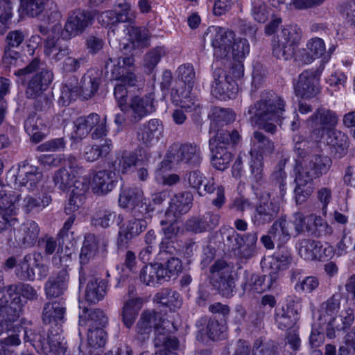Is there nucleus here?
Segmentation results:
<instances>
[{
  "label": "nucleus",
  "instance_id": "35",
  "mask_svg": "<svg viewBox=\"0 0 355 355\" xmlns=\"http://www.w3.org/2000/svg\"><path fill=\"white\" fill-rule=\"evenodd\" d=\"M69 275L64 268L56 275L49 278L44 286V291L47 298L58 297L64 293L67 288Z\"/></svg>",
  "mask_w": 355,
  "mask_h": 355
},
{
  "label": "nucleus",
  "instance_id": "46",
  "mask_svg": "<svg viewBox=\"0 0 355 355\" xmlns=\"http://www.w3.org/2000/svg\"><path fill=\"white\" fill-rule=\"evenodd\" d=\"M268 231L278 245L285 244L291 239L288 223L284 218L276 220Z\"/></svg>",
  "mask_w": 355,
  "mask_h": 355
},
{
  "label": "nucleus",
  "instance_id": "1",
  "mask_svg": "<svg viewBox=\"0 0 355 355\" xmlns=\"http://www.w3.org/2000/svg\"><path fill=\"white\" fill-rule=\"evenodd\" d=\"M153 329L155 330L154 345L156 348L158 347L178 348L179 341L173 336L177 328L173 322L164 318L161 312L155 310H144L141 313L137 323V333L142 336L144 339L148 336Z\"/></svg>",
  "mask_w": 355,
  "mask_h": 355
},
{
  "label": "nucleus",
  "instance_id": "6",
  "mask_svg": "<svg viewBox=\"0 0 355 355\" xmlns=\"http://www.w3.org/2000/svg\"><path fill=\"white\" fill-rule=\"evenodd\" d=\"M10 205L5 209L4 219L9 222H15L17 218V209H21L28 214L35 208L43 209L51 202V196L48 193H43L42 197H35L30 195H22L17 191H12L10 194Z\"/></svg>",
  "mask_w": 355,
  "mask_h": 355
},
{
  "label": "nucleus",
  "instance_id": "22",
  "mask_svg": "<svg viewBox=\"0 0 355 355\" xmlns=\"http://www.w3.org/2000/svg\"><path fill=\"white\" fill-rule=\"evenodd\" d=\"M215 31V35L211 40L214 55L218 59L226 58L231 52L232 44L234 40V33L221 27L216 28Z\"/></svg>",
  "mask_w": 355,
  "mask_h": 355
},
{
  "label": "nucleus",
  "instance_id": "56",
  "mask_svg": "<svg viewBox=\"0 0 355 355\" xmlns=\"http://www.w3.org/2000/svg\"><path fill=\"white\" fill-rule=\"evenodd\" d=\"M116 218V214L110 209L98 208L92 217V224L95 227L107 228L111 226Z\"/></svg>",
  "mask_w": 355,
  "mask_h": 355
},
{
  "label": "nucleus",
  "instance_id": "17",
  "mask_svg": "<svg viewBox=\"0 0 355 355\" xmlns=\"http://www.w3.org/2000/svg\"><path fill=\"white\" fill-rule=\"evenodd\" d=\"M8 335L5 338L0 340V355H8L11 353L10 348L19 346L21 343V338L25 343L30 342L33 347V338L36 332L33 329L24 328L22 326L12 327L8 331Z\"/></svg>",
  "mask_w": 355,
  "mask_h": 355
},
{
  "label": "nucleus",
  "instance_id": "12",
  "mask_svg": "<svg viewBox=\"0 0 355 355\" xmlns=\"http://www.w3.org/2000/svg\"><path fill=\"white\" fill-rule=\"evenodd\" d=\"M279 205L269 193L262 195L251 217V221L256 227L271 223L278 216Z\"/></svg>",
  "mask_w": 355,
  "mask_h": 355
},
{
  "label": "nucleus",
  "instance_id": "18",
  "mask_svg": "<svg viewBox=\"0 0 355 355\" xmlns=\"http://www.w3.org/2000/svg\"><path fill=\"white\" fill-rule=\"evenodd\" d=\"M25 34L21 30L10 31L5 39L3 63L6 65H15L20 57L19 49L24 42Z\"/></svg>",
  "mask_w": 355,
  "mask_h": 355
},
{
  "label": "nucleus",
  "instance_id": "30",
  "mask_svg": "<svg viewBox=\"0 0 355 355\" xmlns=\"http://www.w3.org/2000/svg\"><path fill=\"white\" fill-rule=\"evenodd\" d=\"M147 221L145 219L135 218L129 220L125 226L120 228L117 239V245L119 248H127L128 242L134 237L138 236L147 227Z\"/></svg>",
  "mask_w": 355,
  "mask_h": 355
},
{
  "label": "nucleus",
  "instance_id": "52",
  "mask_svg": "<svg viewBox=\"0 0 355 355\" xmlns=\"http://www.w3.org/2000/svg\"><path fill=\"white\" fill-rule=\"evenodd\" d=\"M116 6L119 8L116 13L111 11H107L103 13L105 17H110L113 16L115 18L114 22L129 23L133 24L135 19L134 12L131 10L130 3L126 1L118 2Z\"/></svg>",
  "mask_w": 355,
  "mask_h": 355
},
{
  "label": "nucleus",
  "instance_id": "8",
  "mask_svg": "<svg viewBox=\"0 0 355 355\" xmlns=\"http://www.w3.org/2000/svg\"><path fill=\"white\" fill-rule=\"evenodd\" d=\"M33 347L45 355H70L64 337L60 327L50 330L46 337L44 332H36L33 338Z\"/></svg>",
  "mask_w": 355,
  "mask_h": 355
},
{
  "label": "nucleus",
  "instance_id": "13",
  "mask_svg": "<svg viewBox=\"0 0 355 355\" xmlns=\"http://www.w3.org/2000/svg\"><path fill=\"white\" fill-rule=\"evenodd\" d=\"M340 300L338 296L333 295L320 304L318 309L319 324L326 325L325 331L327 336L331 339L336 337L332 326L336 323L338 319L336 314L340 309Z\"/></svg>",
  "mask_w": 355,
  "mask_h": 355
},
{
  "label": "nucleus",
  "instance_id": "47",
  "mask_svg": "<svg viewBox=\"0 0 355 355\" xmlns=\"http://www.w3.org/2000/svg\"><path fill=\"white\" fill-rule=\"evenodd\" d=\"M144 200V193L141 189L132 188L124 190L119 196V205L121 207L127 209L130 211L132 207L141 200Z\"/></svg>",
  "mask_w": 355,
  "mask_h": 355
},
{
  "label": "nucleus",
  "instance_id": "34",
  "mask_svg": "<svg viewBox=\"0 0 355 355\" xmlns=\"http://www.w3.org/2000/svg\"><path fill=\"white\" fill-rule=\"evenodd\" d=\"M40 229L38 224L31 220L24 222L17 230V241L24 248L35 245L39 239Z\"/></svg>",
  "mask_w": 355,
  "mask_h": 355
},
{
  "label": "nucleus",
  "instance_id": "58",
  "mask_svg": "<svg viewBox=\"0 0 355 355\" xmlns=\"http://www.w3.org/2000/svg\"><path fill=\"white\" fill-rule=\"evenodd\" d=\"M245 241L246 243L237 251V254L241 259L248 260L257 254L258 233L254 231L246 233Z\"/></svg>",
  "mask_w": 355,
  "mask_h": 355
},
{
  "label": "nucleus",
  "instance_id": "38",
  "mask_svg": "<svg viewBox=\"0 0 355 355\" xmlns=\"http://www.w3.org/2000/svg\"><path fill=\"white\" fill-rule=\"evenodd\" d=\"M79 318L80 326L88 329L103 328L108 321L107 315L100 309H84Z\"/></svg>",
  "mask_w": 355,
  "mask_h": 355
},
{
  "label": "nucleus",
  "instance_id": "7",
  "mask_svg": "<svg viewBox=\"0 0 355 355\" xmlns=\"http://www.w3.org/2000/svg\"><path fill=\"white\" fill-rule=\"evenodd\" d=\"M209 280L212 286L223 297L233 296L235 283L232 276V267L225 260L216 261L209 268Z\"/></svg>",
  "mask_w": 355,
  "mask_h": 355
},
{
  "label": "nucleus",
  "instance_id": "24",
  "mask_svg": "<svg viewBox=\"0 0 355 355\" xmlns=\"http://www.w3.org/2000/svg\"><path fill=\"white\" fill-rule=\"evenodd\" d=\"M106 246L107 242L101 236L91 233L86 234L80 254V265L87 264L98 252L104 253Z\"/></svg>",
  "mask_w": 355,
  "mask_h": 355
},
{
  "label": "nucleus",
  "instance_id": "49",
  "mask_svg": "<svg viewBox=\"0 0 355 355\" xmlns=\"http://www.w3.org/2000/svg\"><path fill=\"white\" fill-rule=\"evenodd\" d=\"M277 275L275 272L269 275H252L250 277L251 289L261 293L271 289L276 284Z\"/></svg>",
  "mask_w": 355,
  "mask_h": 355
},
{
  "label": "nucleus",
  "instance_id": "15",
  "mask_svg": "<svg viewBox=\"0 0 355 355\" xmlns=\"http://www.w3.org/2000/svg\"><path fill=\"white\" fill-rule=\"evenodd\" d=\"M154 95L132 97L127 105L128 118L132 123H137L145 116L155 111Z\"/></svg>",
  "mask_w": 355,
  "mask_h": 355
},
{
  "label": "nucleus",
  "instance_id": "45",
  "mask_svg": "<svg viewBox=\"0 0 355 355\" xmlns=\"http://www.w3.org/2000/svg\"><path fill=\"white\" fill-rule=\"evenodd\" d=\"M40 247L44 250L46 255H51L55 253L53 257V262L58 265L62 262L61 253L62 247L61 245L60 239L53 238L52 236H45L39 240Z\"/></svg>",
  "mask_w": 355,
  "mask_h": 355
},
{
  "label": "nucleus",
  "instance_id": "28",
  "mask_svg": "<svg viewBox=\"0 0 355 355\" xmlns=\"http://www.w3.org/2000/svg\"><path fill=\"white\" fill-rule=\"evenodd\" d=\"M220 216L212 212L193 216L187 220L184 226L187 231L202 233L214 230L219 225Z\"/></svg>",
  "mask_w": 355,
  "mask_h": 355
},
{
  "label": "nucleus",
  "instance_id": "37",
  "mask_svg": "<svg viewBox=\"0 0 355 355\" xmlns=\"http://www.w3.org/2000/svg\"><path fill=\"white\" fill-rule=\"evenodd\" d=\"M64 40H67L63 37L56 40L50 37L46 39L44 44V53L52 62H58L71 53L69 45Z\"/></svg>",
  "mask_w": 355,
  "mask_h": 355
},
{
  "label": "nucleus",
  "instance_id": "11",
  "mask_svg": "<svg viewBox=\"0 0 355 355\" xmlns=\"http://www.w3.org/2000/svg\"><path fill=\"white\" fill-rule=\"evenodd\" d=\"M134 64L133 56L109 58L105 64V73L110 72L112 78L119 80L130 87L135 86L138 80L132 71Z\"/></svg>",
  "mask_w": 355,
  "mask_h": 355
},
{
  "label": "nucleus",
  "instance_id": "42",
  "mask_svg": "<svg viewBox=\"0 0 355 355\" xmlns=\"http://www.w3.org/2000/svg\"><path fill=\"white\" fill-rule=\"evenodd\" d=\"M141 306L142 300L140 298L129 299L124 302L121 311V317L123 324L126 328L132 327Z\"/></svg>",
  "mask_w": 355,
  "mask_h": 355
},
{
  "label": "nucleus",
  "instance_id": "20",
  "mask_svg": "<svg viewBox=\"0 0 355 355\" xmlns=\"http://www.w3.org/2000/svg\"><path fill=\"white\" fill-rule=\"evenodd\" d=\"M214 81L212 84L211 93L217 98L225 100L232 98L238 92V86L233 80L227 78L221 69H216L214 72Z\"/></svg>",
  "mask_w": 355,
  "mask_h": 355
},
{
  "label": "nucleus",
  "instance_id": "5",
  "mask_svg": "<svg viewBox=\"0 0 355 355\" xmlns=\"http://www.w3.org/2000/svg\"><path fill=\"white\" fill-rule=\"evenodd\" d=\"M302 30L296 25L284 28L272 41V55L279 60H288L293 58L300 44Z\"/></svg>",
  "mask_w": 355,
  "mask_h": 355
},
{
  "label": "nucleus",
  "instance_id": "55",
  "mask_svg": "<svg viewBox=\"0 0 355 355\" xmlns=\"http://www.w3.org/2000/svg\"><path fill=\"white\" fill-rule=\"evenodd\" d=\"M47 0H20L19 12L31 17L40 15L45 8Z\"/></svg>",
  "mask_w": 355,
  "mask_h": 355
},
{
  "label": "nucleus",
  "instance_id": "31",
  "mask_svg": "<svg viewBox=\"0 0 355 355\" xmlns=\"http://www.w3.org/2000/svg\"><path fill=\"white\" fill-rule=\"evenodd\" d=\"M79 173L78 170L67 169L66 166L58 170L53 176V182L55 187L62 191H68L69 189H76L78 180Z\"/></svg>",
  "mask_w": 355,
  "mask_h": 355
},
{
  "label": "nucleus",
  "instance_id": "53",
  "mask_svg": "<svg viewBox=\"0 0 355 355\" xmlns=\"http://www.w3.org/2000/svg\"><path fill=\"white\" fill-rule=\"evenodd\" d=\"M4 288L12 297L22 296L31 301L37 300L39 297L37 291L28 284L19 283L9 285Z\"/></svg>",
  "mask_w": 355,
  "mask_h": 355
},
{
  "label": "nucleus",
  "instance_id": "33",
  "mask_svg": "<svg viewBox=\"0 0 355 355\" xmlns=\"http://www.w3.org/2000/svg\"><path fill=\"white\" fill-rule=\"evenodd\" d=\"M164 127L162 121L153 119L143 124L138 130L137 136L140 141L146 146L151 145L162 136Z\"/></svg>",
  "mask_w": 355,
  "mask_h": 355
},
{
  "label": "nucleus",
  "instance_id": "61",
  "mask_svg": "<svg viewBox=\"0 0 355 355\" xmlns=\"http://www.w3.org/2000/svg\"><path fill=\"white\" fill-rule=\"evenodd\" d=\"M235 116L232 110L220 107H212L209 114L213 122L221 125L233 122L235 120Z\"/></svg>",
  "mask_w": 355,
  "mask_h": 355
},
{
  "label": "nucleus",
  "instance_id": "32",
  "mask_svg": "<svg viewBox=\"0 0 355 355\" xmlns=\"http://www.w3.org/2000/svg\"><path fill=\"white\" fill-rule=\"evenodd\" d=\"M116 174L109 170L96 172L92 179V189L94 193L105 195L111 191L115 186Z\"/></svg>",
  "mask_w": 355,
  "mask_h": 355
},
{
  "label": "nucleus",
  "instance_id": "39",
  "mask_svg": "<svg viewBox=\"0 0 355 355\" xmlns=\"http://www.w3.org/2000/svg\"><path fill=\"white\" fill-rule=\"evenodd\" d=\"M327 143L334 157L341 158L347 153L348 137L343 132L336 129L328 132Z\"/></svg>",
  "mask_w": 355,
  "mask_h": 355
},
{
  "label": "nucleus",
  "instance_id": "25",
  "mask_svg": "<svg viewBox=\"0 0 355 355\" xmlns=\"http://www.w3.org/2000/svg\"><path fill=\"white\" fill-rule=\"evenodd\" d=\"M297 245L299 254L304 260H322L328 257L332 252L330 248H325L323 252H322V245L321 243L310 239L300 240Z\"/></svg>",
  "mask_w": 355,
  "mask_h": 355
},
{
  "label": "nucleus",
  "instance_id": "43",
  "mask_svg": "<svg viewBox=\"0 0 355 355\" xmlns=\"http://www.w3.org/2000/svg\"><path fill=\"white\" fill-rule=\"evenodd\" d=\"M154 300L173 311L180 308L182 305V299L179 293L168 288H162L156 293Z\"/></svg>",
  "mask_w": 355,
  "mask_h": 355
},
{
  "label": "nucleus",
  "instance_id": "62",
  "mask_svg": "<svg viewBox=\"0 0 355 355\" xmlns=\"http://www.w3.org/2000/svg\"><path fill=\"white\" fill-rule=\"evenodd\" d=\"M316 216H317L313 214L305 216L301 212L295 213L293 214V220L295 230L297 234L310 231L311 225L312 223L315 224Z\"/></svg>",
  "mask_w": 355,
  "mask_h": 355
},
{
  "label": "nucleus",
  "instance_id": "41",
  "mask_svg": "<svg viewBox=\"0 0 355 355\" xmlns=\"http://www.w3.org/2000/svg\"><path fill=\"white\" fill-rule=\"evenodd\" d=\"M209 146L211 153V163L213 167L220 171L227 168L232 159V154L227 148H217L214 139H209Z\"/></svg>",
  "mask_w": 355,
  "mask_h": 355
},
{
  "label": "nucleus",
  "instance_id": "59",
  "mask_svg": "<svg viewBox=\"0 0 355 355\" xmlns=\"http://www.w3.org/2000/svg\"><path fill=\"white\" fill-rule=\"evenodd\" d=\"M111 140L106 141L102 145L88 146L84 151V157L88 162H94L100 157L107 155L111 150Z\"/></svg>",
  "mask_w": 355,
  "mask_h": 355
},
{
  "label": "nucleus",
  "instance_id": "57",
  "mask_svg": "<svg viewBox=\"0 0 355 355\" xmlns=\"http://www.w3.org/2000/svg\"><path fill=\"white\" fill-rule=\"evenodd\" d=\"M101 83V78L99 76H94L89 73L85 74L80 86L83 97L88 99L93 96L97 92Z\"/></svg>",
  "mask_w": 355,
  "mask_h": 355
},
{
  "label": "nucleus",
  "instance_id": "19",
  "mask_svg": "<svg viewBox=\"0 0 355 355\" xmlns=\"http://www.w3.org/2000/svg\"><path fill=\"white\" fill-rule=\"evenodd\" d=\"M232 355H278L277 346L262 338L257 339L251 349L248 342L239 340Z\"/></svg>",
  "mask_w": 355,
  "mask_h": 355
},
{
  "label": "nucleus",
  "instance_id": "14",
  "mask_svg": "<svg viewBox=\"0 0 355 355\" xmlns=\"http://www.w3.org/2000/svg\"><path fill=\"white\" fill-rule=\"evenodd\" d=\"M324 69V64L315 70H306L303 71L298 78L297 84L295 86V94L304 98H311L316 96L319 92L318 86V78Z\"/></svg>",
  "mask_w": 355,
  "mask_h": 355
},
{
  "label": "nucleus",
  "instance_id": "64",
  "mask_svg": "<svg viewBox=\"0 0 355 355\" xmlns=\"http://www.w3.org/2000/svg\"><path fill=\"white\" fill-rule=\"evenodd\" d=\"M87 342L94 349L103 347L106 343V333L103 328L87 329Z\"/></svg>",
  "mask_w": 355,
  "mask_h": 355
},
{
  "label": "nucleus",
  "instance_id": "63",
  "mask_svg": "<svg viewBox=\"0 0 355 355\" xmlns=\"http://www.w3.org/2000/svg\"><path fill=\"white\" fill-rule=\"evenodd\" d=\"M180 105L182 108H184L187 111H198L200 112L201 106L199 99H198L193 94L191 89L187 90L178 94Z\"/></svg>",
  "mask_w": 355,
  "mask_h": 355
},
{
  "label": "nucleus",
  "instance_id": "51",
  "mask_svg": "<svg viewBox=\"0 0 355 355\" xmlns=\"http://www.w3.org/2000/svg\"><path fill=\"white\" fill-rule=\"evenodd\" d=\"M24 129L26 132L32 137L33 140L37 143L40 142L43 137L42 130L45 129L42 119L35 114L30 115L24 122Z\"/></svg>",
  "mask_w": 355,
  "mask_h": 355
},
{
  "label": "nucleus",
  "instance_id": "54",
  "mask_svg": "<svg viewBox=\"0 0 355 355\" xmlns=\"http://www.w3.org/2000/svg\"><path fill=\"white\" fill-rule=\"evenodd\" d=\"M161 277L158 263L144 266L139 274L140 281L147 286L162 284L164 279Z\"/></svg>",
  "mask_w": 355,
  "mask_h": 355
},
{
  "label": "nucleus",
  "instance_id": "27",
  "mask_svg": "<svg viewBox=\"0 0 355 355\" xmlns=\"http://www.w3.org/2000/svg\"><path fill=\"white\" fill-rule=\"evenodd\" d=\"M65 303L62 300H51L44 304L41 318L45 324L58 326L64 322Z\"/></svg>",
  "mask_w": 355,
  "mask_h": 355
},
{
  "label": "nucleus",
  "instance_id": "60",
  "mask_svg": "<svg viewBox=\"0 0 355 355\" xmlns=\"http://www.w3.org/2000/svg\"><path fill=\"white\" fill-rule=\"evenodd\" d=\"M31 254L24 256L17 266L15 275L21 281H33L35 274L33 268L31 266V261L33 259Z\"/></svg>",
  "mask_w": 355,
  "mask_h": 355
},
{
  "label": "nucleus",
  "instance_id": "23",
  "mask_svg": "<svg viewBox=\"0 0 355 355\" xmlns=\"http://www.w3.org/2000/svg\"><path fill=\"white\" fill-rule=\"evenodd\" d=\"M193 195L189 191L178 193L171 199L169 207L165 216L170 220H177L183 214H187L192 206Z\"/></svg>",
  "mask_w": 355,
  "mask_h": 355
},
{
  "label": "nucleus",
  "instance_id": "16",
  "mask_svg": "<svg viewBox=\"0 0 355 355\" xmlns=\"http://www.w3.org/2000/svg\"><path fill=\"white\" fill-rule=\"evenodd\" d=\"M93 17L89 11L76 10L68 17L62 31V37L66 40L81 34L92 24Z\"/></svg>",
  "mask_w": 355,
  "mask_h": 355
},
{
  "label": "nucleus",
  "instance_id": "4",
  "mask_svg": "<svg viewBox=\"0 0 355 355\" xmlns=\"http://www.w3.org/2000/svg\"><path fill=\"white\" fill-rule=\"evenodd\" d=\"M331 164L329 157L318 154L311 155L304 160H297L293 168L295 189L313 191V180L327 173Z\"/></svg>",
  "mask_w": 355,
  "mask_h": 355
},
{
  "label": "nucleus",
  "instance_id": "44",
  "mask_svg": "<svg viewBox=\"0 0 355 355\" xmlns=\"http://www.w3.org/2000/svg\"><path fill=\"white\" fill-rule=\"evenodd\" d=\"M297 320V311L292 307L286 306L275 309V320L280 329L291 328Z\"/></svg>",
  "mask_w": 355,
  "mask_h": 355
},
{
  "label": "nucleus",
  "instance_id": "50",
  "mask_svg": "<svg viewBox=\"0 0 355 355\" xmlns=\"http://www.w3.org/2000/svg\"><path fill=\"white\" fill-rule=\"evenodd\" d=\"M76 189H72L71 194L69 198L68 202L65 206V212L67 214H72L77 211L83 203L85 199L84 194L87 190V184L83 182H78Z\"/></svg>",
  "mask_w": 355,
  "mask_h": 355
},
{
  "label": "nucleus",
  "instance_id": "40",
  "mask_svg": "<svg viewBox=\"0 0 355 355\" xmlns=\"http://www.w3.org/2000/svg\"><path fill=\"white\" fill-rule=\"evenodd\" d=\"M107 284L101 278L92 277L87 282L85 298L87 302L96 304L102 300L107 293Z\"/></svg>",
  "mask_w": 355,
  "mask_h": 355
},
{
  "label": "nucleus",
  "instance_id": "3",
  "mask_svg": "<svg viewBox=\"0 0 355 355\" xmlns=\"http://www.w3.org/2000/svg\"><path fill=\"white\" fill-rule=\"evenodd\" d=\"M41 61L34 58L26 67L14 71L17 76L28 75L33 72L36 73L29 81L26 90L27 98L35 99L34 107L37 111H44L50 108L52 101L44 91L49 87L53 79L51 71L41 68Z\"/></svg>",
  "mask_w": 355,
  "mask_h": 355
},
{
  "label": "nucleus",
  "instance_id": "26",
  "mask_svg": "<svg viewBox=\"0 0 355 355\" xmlns=\"http://www.w3.org/2000/svg\"><path fill=\"white\" fill-rule=\"evenodd\" d=\"M173 147L178 162L193 168L200 165L202 155L198 145L194 143H185L180 144L178 148L176 146Z\"/></svg>",
  "mask_w": 355,
  "mask_h": 355
},
{
  "label": "nucleus",
  "instance_id": "21",
  "mask_svg": "<svg viewBox=\"0 0 355 355\" xmlns=\"http://www.w3.org/2000/svg\"><path fill=\"white\" fill-rule=\"evenodd\" d=\"M338 116L334 111L324 107L318 108L308 120L309 125L313 131L328 132L335 129Z\"/></svg>",
  "mask_w": 355,
  "mask_h": 355
},
{
  "label": "nucleus",
  "instance_id": "29",
  "mask_svg": "<svg viewBox=\"0 0 355 355\" xmlns=\"http://www.w3.org/2000/svg\"><path fill=\"white\" fill-rule=\"evenodd\" d=\"M42 178L43 175L38 167L24 162L19 166L15 181L19 186L26 187L28 189L33 190L40 182Z\"/></svg>",
  "mask_w": 355,
  "mask_h": 355
},
{
  "label": "nucleus",
  "instance_id": "36",
  "mask_svg": "<svg viewBox=\"0 0 355 355\" xmlns=\"http://www.w3.org/2000/svg\"><path fill=\"white\" fill-rule=\"evenodd\" d=\"M250 157H263L275 150L274 142L259 131H254L250 139Z\"/></svg>",
  "mask_w": 355,
  "mask_h": 355
},
{
  "label": "nucleus",
  "instance_id": "48",
  "mask_svg": "<svg viewBox=\"0 0 355 355\" xmlns=\"http://www.w3.org/2000/svg\"><path fill=\"white\" fill-rule=\"evenodd\" d=\"M167 261L166 266L162 263H158L159 266V275L164 282L169 281L172 277L175 278L182 272V265L180 259L171 256L169 258H166Z\"/></svg>",
  "mask_w": 355,
  "mask_h": 355
},
{
  "label": "nucleus",
  "instance_id": "10",
  "mask_svg": "<svg viewBox=\"0 0 355 355\" xmlns=\"http://www.w3.org/2000/svg\"><path fill=\"white\" fill-rule=\"evenodd\" d=\"M21 302V297H12L5 288L0 290V334L12 328L20 317Z\"/></svg>",
  "mask_w": 355,
  "mask_h": 355
},
{
  "label": "nucleus",
  "instance_id": "2",
  "mask_svg": "<svg viewBox=\"0 0 355 355\" xmlns=\"http://www.w3.org/2000/svg\"><path fill=\"white\" fill-rule=\"evenodd\" d=\"M284 107V101L281 96L272 91H264L261 92L260 99L249 107L250 120L259 128L274 134L277 130L274 122L281 121Z\"/></svg>",
  "mask_w": 355,
  "mask_h": 355
},
{
  "label": "nucleus",
  "instance_id": "9",
  "mask_svg": "<svg viewBox=\"0 0 355 355\" xmlns=\"http://www.w3.org/2000/svg\"><path fill=\"white\" fill-rule=\"evenodd\" d=\"M189 186L196 190L200 196L207 193L216 191V198L212 200V205L220 209L225 202L224 187L221 185L215 186L213 178H207L199 170H194L187 173L184 178Z\"/></svg>",
  "mask_w": 355,
  "mask_h": 355
}]
</instances>
